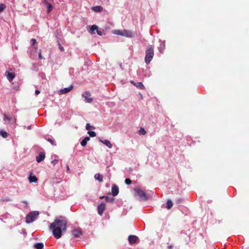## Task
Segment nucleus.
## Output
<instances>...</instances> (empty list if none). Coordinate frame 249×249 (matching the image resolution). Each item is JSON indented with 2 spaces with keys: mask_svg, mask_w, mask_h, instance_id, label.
Here are the masks:
<instances>
[{
  "mask_svg": "<svg viewBox=\"0 0 249 249\" xmlns=\"http://www.w3.org/2000/svg\"><path fill=\"white\" fill-rule=\"evenodd\" d=\"M73 235L75 237H79L82 234V231L80 229H75L72 231Z\"/></svg>",
  "mask_w": 249,
  "mask_h": 249,
  "instance_id": "obj_15",
  "label": "nucleus"
},
{
  "mask_svg": "<svg viewBox=\"0 0 249 249\" xmlns=\"http://www.w3.org/2000/svg\"><path fill=\"white\" fill-rule=\"evenodd\" d=\"M47 141H48V142H50L52 145H56V144L54 143V141L53 140H52V139H50V138H48V139H47Z\"/></svg>",
  "mask_w": 249,
  "mask_h": 249,
  "instance_id": "obj_33",
  "label": "nucleus"
},
{
  "mask_svg": "<svg viewBox=\"0 0 249 249\" xmlns=\"http://www.w3.org/2000/svg\"><path fill=\"white\" fill-rule=\"evenodd\" d=\"M90 138L89 137H85L81 142V144L83 146L86 145L88 141H89Z\"/></svg>",
  "mask_w": 249,
  "mask_h": 249,
  "instance_id": "obj_20",
  "label": "nucleus"
},
{
  "mask_svg": "<svg viewBox=\"0 0 249 249\" xmlns=\"http://www.w3.org/2000/svg\"><path fill=\"white\" fill-rule=\"evenodd\" d=\"M0 135L4 138H6L8 137V134L6 131L4 130H0Z\"/></svg>",
  "mask_w": 249,
  "mask_h": 249,
  "instance_id": "obj_25",
  "label": "nucleus"
},
{
  "mask_svg": "<svg viewBox=\"0 0 249 249\" xmlns=\"http://www.w3.org/2000/svg\"><path fill=\"white\" fill-rule=\"evenodd\" d=\"M106 208V205L104 203H101L98 206V212L100 215H102Z\"/></svg>",
  "mask_w": 249,
  "mask_h": 249,
  "instance_id": "obj_7",
  "label": "nucleus"
},
{
  "mask_svg": "<svg viewBox=\"0 0 249 249\" xmlns=\"http://www.w3.org/2000/svg\"><path fill=\"white\" fill-rule=\"evenodd\" d=\"M168 248L169 249H172L173 248V246L172 245H170V246H168Z\"/></svg>",
  "mask_w": 249,
  "mask_h": 249,
  "instance_id": "obj_41",
  "label": "nucleus"
},
{
  "mask_svg": "<svg viewBox=\"0 0 249 249\" xmlns=\"http://www.w3.org/2000/svg\"><path fill=\"white\" fill-rule=\"evenodd\" d=\"M105 198H106V200L107 201H109V199H108V197L106 196Z\"/></svg>",
  "mask_w": 249,
  "mask_h": 249,
  "instance_id": "obj_43",
  "label": "nucleus"
},
{
  "mask_svg": "<svg viewBox=\"0 0 249 249\" xmlns=\"http://www.w3.org/2000/svg\"><path fill=\"white\" fill-rule=\"evenodd\" d=\"M44 245L42 243H37L35 244L34 247L36 249H42L43 248Z\"/></svg>",
  "mask_w": 249,
  "mask_h": 249,
  "instance_id": "obj_22",
  "label": "nucleus"
},
{
  "mask_svg": "<svg viewBox=\"0 0 249 249\" xmlns=\"http://www.w3.org/2000/svg\"><path fill=\"white\" fill-rule=\"evenodd\" d=\"M125 183L127 185H130L132 183V181L129 178H126L124 180Z\"/></svg>",
  "mask_w": 249,
  "mask_h": 249,
  "instance_id": "obj_32",
  "label": "nucleus"
},
{
  "mask_svg": "<svg viewBox=\"0 0 249 249\" xmlns=\"http://www.w3.org/2000/svg\"><path fill=\"white\" fill-rule=\"evenodd\" d=\"M128 240L130 244H133L137 242L138 237L136 235H130L128 236Z\"/></svg>",
  "mask_w": 249,
  "mask_h": 249,
  "instance_id": "obj_9",
  "label": "nucleus"
},
{
  "mask_svg": "<svg viewBox=\"0 0 249 249\" xmlns=\"http://www.w3.org/2000/svg\"><path fill=\"white\" fill-rule=\"evenodd\" d=\"M154 55V48L152 45H149L148 48L145 51V56L144 58L145 62L148 64L152 60Z\"/></svg>",
  "mask_w": 249,
  "mask_h": 249,
  "instance_id": "obj_2",
  "label": "nucleus"
},
{
  "mask_svg": "<svg viewBox=\"0 0 249 249\" xmlns=\"http://www.w3.org/2000/svg\"><path fill=\"white\" fill-rule=\"evenodd\" d=\"M29 180L30 182H36L37 181V178L35 176L30 175L29 177Z\"/></svg>",
  "mask_w": 249,
  "mask_h": 249,
  "instance_id": "obj_21",
  "label": "nucleus"
},
{
  "mask_svg": "<svg viewBox=\"0 0 249 249\" xmlns=\"http://www.w3.org/2000/svg\"><path fill=\"white\" fill-rule=\"evenodd\" d=\"M38 211H33L30 213L26 216V222L27 223H31L33 222L39 215Z\"/></svg>",
  "mask_w": 249,
  "mask_h": 249,
  "instance_id": "obj_3",
  "label": "nucleus"
},
{
  "mask_svg": "<svg viewBox=\"0 0 249 249\" xmlns=\"http://www.w3.org/2000/svg\"><path fill=\"white\" fill-rule=\"evenodd\" d=\"M31 42H32V45L33 46L36 43V41L35 39L32 38L31 40Z\"/></svg>",
  "mask_w": 249,
  "mask_h": 249,
  "instance_id": "obj_34",
  "label": "nucleus"
},
{
  "mask_svg": "<svg viewBox=\"0 0 249 249\" xmlns=\"http://www.w3.org/2000/svg\"><path fill=\"white\" fill-rule=\"evenodd\" d=\"M86 129L88 130H89L91 129H95V127L93 126L90 125L89 124H87L86 126Z\"/></svg>",
  "mask_w": 249,
  "mask_h": 249,
  "instance_id": "obj_28",
  "label": "nucleus"
},
{
  "mask_svg": "<svg viewBox=\"0 0 249 249\" xmlns=\"http://www.w3.org/2000/svg\"><path fill=\"white\" fill-rule=\"evenodd\" d=\"M53 1H49V0H43V2L47 6V13H50L53 9V7L51 4V2H52Z\"/></svg>",
  "mask_w": 249,
  "mask_h": 249,
  "instance_id": "obj_5",
  "label": "nucleus"
},
{
  "mask_svg": "<svg viewBox=\"0 0 249 249\" xmlns=\"http://www.w3.org/2000/svg\"><path fill=\"white\" fill-rule=\"evenodd\" d=\"M13 89L16 90H18L19 89V85L17 82H13L12 83Z\"/></svg>",
  "mask_w": 249,
  "mask_h": 249,
  "instance_id": "obj_26",
  "label": "nucleus"
},
{
  "mask_svg": "<svg viewBox=\"0 0 249 249\" xmlns=\"http://www.w3.org/2000/svg\"><path fill=\"white\" fill-rule=\"evenodd\" d=\"M134 190L136 193V195L141 198V200L143 201L148 200V197L144 191L140 188H135Z\"/></svg>",
  "mask_w": 249,
  "mask_h": 249,
  "instance_id": "obj_4",
  "label": "nucleus"
},
{
  "mask_svg": "<svg viewBox=\"0 0 249 249\" xmlns=\"http://www.w3.org/2000/svg\"><path fill=\"white\" fill-rule=\"evenodd\" d=\"M40 90H39L38 89L36 90V91H35V93H36V95L39 94L40 93Z\"/></svg>",
  "mask_w": 249,
  "mask_h": 249,
  "instance_id": "obj_39",
  "label": "nucleus"
},
{
  "mask_svg": "<svg viewBox=\"0 0 249 249\" xmlns=\"http://www.w3.org/2000/svg\"><path fill=\"white\" fill-rule=\"evenodd\" d=\"M122 36H126L127 37H133V33L130 31L124 30H123Z\"/></svg>",
  "mask_w": 249,
  "mask_h": 249,
  "instance_id": "obj_13",
  "label": "nucleus"
},
{
  "mask_svg": "<svg viewBox=\"0 0 249 249\" xmlns=\"http://www.w3.org/2000/svg\"><path fill=\"white\" fill-rule=\"evenodd\" d=\"M139 133L140 135H144L146 133V132L144 129V128L141 127L139 131Z\"/></svg>",
  "mask_w": 249,
  "mask_h": 249,
  "instance_id": "obj_27",
  "label": "nucleus"
},
{
  "mask_svg": "<svg viewBox=\"0 0 249 249\" xmlns=\"http://www.w3.org/2000/svg\"><path fill=\"white\" fill-rule=\"evenodd\" d=\"M173 206V202L170 200H168L166 202V208L168 210L170 209Z\"/></svg>",
  "mask_w": 249,
  "mask_h": 249,
  "instance_id": "obj_24",
  "label": "nucleus"
},
{
  "mask_svg": "<svg viewBox=\"0 0 249 249\" xmlns=\"http://www.w3.org/2000/svg\"><path fill=\"white\" fill-rule=\"evenodd\" d=\"M73 86L72 85H71L68 88H65L63 89H61V90H60L59 93L60 94H66L71 91L73 89Z\"/></svg>",
  "mask_w": 249,
  "mask_h": 249,
  "instance_id": "obj_11",
  "label": "nucleus"
},
{
  "mask_svg": "<svg viewBox=\"0 0 249 249\" xmlns=\"http://www.w3.org/2000/svg\"><path fill=\"white\" fill-rule=\"evenodd\" d=\"M88 134L91 137H94L96 136V133L94 131H89Z\"/></svg>",
  "mask_w": 249,
  "mask_h": 249,
  "instance_id": "obj_29",
  "label": "nucleus"
},
{
  "mask_svg": "<svg viewBox=\"0 0 249 249\" xmlns=\"http://www.w3.org/2000/svg\"><path fill=\"white\" fill-rule=\"evenodd\" d=\"M58 45H59V49H60V51H61V52H63V51H64V47H62V46H61V45H60V44L59 43Z\"/></svg>",
  "mask_w": 249,
  "mask_h": 249,
  "instance_id": "obj_36",
  "label": "nucleus"
},
{
  "mask_svg": "<svg viewBox=\"0 0 249 249\" xmlns=\"http://www.w3.org/2000/svg\"><path fill=\"white\" fill-rule=\"evenodd\" d=\"M131 83L133 84L134 85H135L136 87L139 88L141 89H144V86L142 83V82H138V83H135L134 81H131Z\"/></svg>",
  "mask_w": 249,
  "mask_h": 249,
  "instance_id": "obj_14",
  "label": "nucleus"
},
{
  "mask_svg": "<svg viewBox=\"0 0 249 249\" xmlns=\"http://www.w3.org/2000/svg\"><path fill=\"white\" fill-rule=\"evenodd\" d=\"M111 192L113 196H117L119 193V187L115 184H114L112 186Z\"/></svg>",
  "mask_w": 249,
  "mask_h": 249,
  "instance_id": "obj_12",
  "label": "nucleus"
},
{
  "mask_svg": "<svg viewBox=\"0 0 249 249\" xmlns=\"http://www.w3.org/2000/svg\"><path fill=\"white\" fill-rule=\"evenodd\" d=\"M3 120L5 121L7 120L10 124H13L16 122V119L15 118H13L12 116H9L6 114H4Z\"/></svg>",
  "mask_w": 249,
  "mask_h": 249,
  "instance_id": "obj_8",
  "label": "nucleus"
},
{
  "mask_svg": "<svg viewBox=\"0 0 249 249\" xmlns=\"http://www.w3.org/2000/svg\"><path fill=\"white\" fill-rule=\"evenodd\" d=\"M68 167V168H67V169L69 170V166H68V167Z\"/></svg>",
  "mask_w": 249,
  "mask_h": 249,
  "instance_id": "obj_45",
  "label": "nucleus"
},
{
  "mask_svg": "<svg viewBox=\"0 0 249 249\" xmlns=\"http://www.w3.org/2000/svg\"><path fill=\"white\" fill-rule=\"evenodd\" d=\"M98 27L97 25H93L91 26V28H90V30L89 31V33L91 34H94V31L95 30H96L98 29Z\"/></svg>",
  "mask_w": 249,
  "mask_h": 249,
  "instance_id": "obj_23",
  "label": "nucleus"
},
{
  "mask_svg": "<svg viewBox=\"0 0 249 249\" xmlns=\"http://www.w3.org/2000/svg\"><path fill=\"white\" fill-rule=\"evenodd\" d=\"M21 202H22V203H25V204L26 205V206H27V205H28V202H27L26 201L24 200V201H22Z\"/></svg>",
  "mask_w": 249,
  "mask_h": 249,
  "instance_id": "obj_40",
  "label": "nucleus"
},
{
  "mask_svg": "<svg viewBox=\"0 0 249 249\" xmlns=\"http://www.w3.org/2000/svg\"><path fill=\"white\" fill-rule=\"evenodd\" d=\"M6 8V5L3 3L0 4V12L3 11Z\"/></svg>",
  "mask_w": 249,
  "mask_h": 249,
  "instance_id": "obj_30",
  "label": "nucleus"
},
{
  "mask_svg": "<svg viewBox=\"0 0 249 249\" xmlns=\"http://www.w3.org/2000/svg\"><path fill=\"white\" fill-rule=\"evenodd\" d=\"M92 10L96 12H100L103 10V7L101 6H96L92 7Z\"/></svg>",
  "mask_w": 249,
  "mask_h": 249,
  "instance_id": "obj_17",
  "label": "nucleus"
},
{
  "mask_svg": "<svg viewBox=\"0 0 249 249\" xmlns=\"http://www.w3.org/2000/svg\"><path fill=\"white\" fill-rule=\"evenodd\" d=\"M27 129H28V130H30V129H31V126H30V125L28 126V127H27Z\"/></svg>",
  "mask_w": 249,
  "mask_h": 249,
  "instance_id": "obj_42",
  "label": "nucleus"
},
{
  "mask_svg": "<svg viewBox=\"0 0 249 249\" xmlns=\"http://www.w3.org/2000/svg\"><path fill=\"white\" fill-rule=\"evenodd\" d=\"M58 160H56V159H55L54 160H53L52 161V163L53 165H55L56 164H57L58 163Z\"/></svg>",
  "mask_w": 249,
  "mask_h": 249,
  "instance_id": "obj_35",
  "label": "nucleus"
},
{
  "mask_svg": "<svg viewBox=\"0 0 249 249\" xmlns=\"http://www.w3.org/2000/svg\"><path fill=\"white\" fill-rule=\"evenodd\" d=\"M101 142L103 143L104 144H105L106 146H107L109 148H111L112 147V144L111 143L110 141H109L107 140H105L104 141H101Z\"/></svg>",
  "mask_w": 249,
  "mask_h": 249,
  "instance_id": "obj_18",
  "label": "nucleus"
},
{
  "mask_svg": "<svg viewBox=\"0 0 249 249\" xmlns=\"http://www.w3.org/2000/svg\"><path fill=\"white\" fill-rule=\"evenodd\" d=\"M90 93L88 91H86L82 95V96L85 98L86 102L89 103H91L93 101L92 99L90 97Z\"/></svg>",
  "mask_w": 249,
  "mask_h": 249,
  "instance_id": "obj_6",
  "label": "nucleus"
},
{
  "mask_svg": "<svg viewBox=\"0 0 249 249\" xmlns=\"http://www.w3.org/2000/svg\"><path fill=\"white\" fill-rule=\"evenodd\" d=\"M38 56H39V59H43V57L42 56V55L41 54V52L39 53Z\"/></svg>",
  "mask_w": 249,
  "mask_h": 249,
  "instance_id": "obj_38",
  "label": "nucleus"
},
{
  "mask_svg": "<svg viewBox=\"0 0 249 249\" xmlns=\"http://www.w3.org/2000/svg\"><path fill=\"white\" fill-rule=\"evenodd\" d=\"M6 77L7 79L10 81L11 82L13 79L14 78L15 76V74L13 72H7L6 74Z\"/></svg>",
  "mask_w": 249,
  "mask_h": 249,
  "instance_id": "obj_16",
  "label": "nucleus"
},
{
  "mask_svg": "<svg viewBox=\"0 0 249 249\" xmlns=\"http://www.w3.org/2000/svg\"><path fill=\"white\" fill-rule=\"evenodd\" d=\"M45 158V154L44 152H40L39 155L36 157V161L38 163L44 160Z\"/></svg>",
  "mask_w": 249,
  "mask_h": 249,
  "instance_id": "obj_10",
  "label": "nucleus"
},
{
  "mask_svg": "<svg viewBox=\"0 0 249 249\" xmlns=\"http://www.w3.org/2000/svg\"><path fill=\"white\" fill-rule=\"evenodd\" d=\"M96 31H97V34L99 36H102L103 34H102V32L101 31L98 30V29H97Z\"/></svg>",
  "mask_w": 249,
  "mask_h": 249,
  "instance_id": "obj_37",
  "label": "nucleus"
},
{
  "mask_svg": "<svg viewBox=\"0 0 249 249\" xmlns=\"http://www.w3.org/2000/svg\"><path fill=\"white\" fill-rule=\"evenodd\" d=\"M123 33V31L121 30H116L114 31V33L118 35L122 36Z\"/></svg>",
  "mask_w": 249,
  "mask_h": 249,
  "instance_id": "obj_31",
  "label": "nucleus"
},
{
  "mask_svg": "<svg viewBox=\"0 0 249 249\" xmlns=\"http://www.w3.org/2000/svg\"><path fill=\"white\" fill-rule=\"evenodd\" d=\"M67 221L64 216H60L56 218L51 225L50 228L53 230L54 237L59 239L61 237L62 233L67 230Z\"/></svg>",
  "mask_w": 249,
  "mask_h": 249,
  "instance_id": "obj_1",
  "label": "nucleus"
},
{
  "mask_svg": "<svg viewBox=\"0 0 249 249\" xmlns=\"http://www.w3.org/2000/svg\"><path fill=\"white\" fill-rule=\"evenodd\" d=\"M94 178L96 180H98L100 182H102L103 181V177L99 173L96 174L94 176Z\"/></svg>",
  "mask_w": 249,
  "mask_h": 249,
  "instance_id": "obj_19",
  "label": "nucleus"
},
{
  "mask_svg": "<svg viewBox=\"0 0 249 249\" xmlns=\"http://www.w3.org/2000/svg\"><path fill=\"white\" fill-rule=\"evenodd\" d=\"M105 197H105V196H100V199H103V198H105Z\"/></svg>",
  "mask_w": 249,
  "mask_h": 249,
  "instance_id": "obj_44",
  "label": "nucleus"
}]
</instances>
